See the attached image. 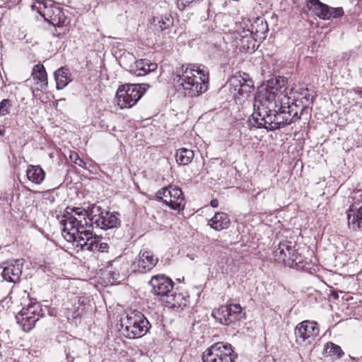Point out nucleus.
Here are the masks:
<instances>
[{"label": "nucleus", "instance_id": "f257e3e1", "mask_svg": "<svg viewBox=\"0 0 362 362\" xmlns=\"http://www.w3.org/2000/svg\"><path fill=\"white\" fill-rule=\"evenodd\" d=\"M60 224L64 239L76 247L83 251L105 252L109 245L103 241L102 237L92 235L93 225L107 230L117 227L120 221L115 214L94 206L90 212L79 207L66 208Z\"/></svg>", "mask_w": 362, "mask_h": 362}, {"label": "nucleus", "instance_id": "f03ea898", "mask_svg": "<svg viewBox=\"0 0 362 362\" xmlns=\"http://www.w3.org/2000/svg\"><path fill=\"white\" fill-rule=\"evenodd\" d=\"M286 84L284 77L272 78L267 81L262 100L255 98L252 118L257 127L274 131L300 119L307 105L298 115L297 105L291 104V99L286 93Z\"/></svg>", "mask_w": 362, "mask_h": 362}, {"label": "nucleus", "instance_id": "7ed1b4c3", "mask_svg": "<svg viewBox=\"0 0 362 362\" xmlns=\"http://www.w3.org/2000/svg\"><path fill=\"white\" fill-rule=\"evenodd\" d=\"M174 80L177 90H182L183 94L189 97L197 96L208 89V73L195 65L187 66Z\"/></svg>", "mask_w": 362, "mask_h": 362}, {"label": "nucleus", "instance_id": "20e7f679", "mask_svg": "<svg viewBox=\"0 0 362 362\" xmlns=\"http://www.w3.org/2000/svg\"><path fill=\"white\" fill-rule=\"evenodd\" d=\"M120 331L123 336L129 339H136L144 336L151 325L143 313L133 310L121 319Z\"/></svg>", "mask_w": 362, "mask_h": 362}, {"label": "nucleus", "instance_id": "39448f33", "mask_svg": "<svg viewBox=\"0 0 362 362\" xmlns=\"http://www.w3.org/2000/svg\"><path fill=\"white\" fill-rule=\"evenodd\" d=\"M150 86L147 83L120 86L116 93L117 105L120 108H129L134 105Z\"/></svg>", "mask_w": 362, "mask_h": 362}, {"label": "nucleus", "instance_id": "423d86ee", "mask_svg": "<svg viewBox=\"0 0 362 362\" xmlns=\"http://www.w3.org/2000/svg\"><path fill=\"white\" fill-rule=\"evenodd\" d=\"M236 358L232 345L223 341L212 344L202 355L204 362H234Z\"/></svg>", "mask_w": 362, "mask_h": 362}, {"label": "nucleus", "instance_id": "0eeeda50", "mask_svg": "<svg viewBox=\"0 0 362 362\" xmlns=\"http://www.w3.org/2000/svg\"><path fill=\"white\" fill-rule=\"evenodd\" d=\"M42 316V309L40 305L33 303H30L27 307H23L16 315V320L18 323L21 325L23 331L29 332Z\"/></svg>", "mask_w": 362, "mask_h": 362}, {"label": "nucleus", "instance_id": "6e6552de", "mask_svg": "<svg viewBox=\"0 0 362 362\" xmlns=\"http://www.w3.org/2000/svg\"><path fill=\"white\" fill-rule=\"evenodd\" d=\"M157 197L174 210H182L185 207L183 193L179 187H163L156 193Z\"/></svg>", "mask_w": 362, "mask_h": 362}, {"label": "nucleus", "instance_id": "1a4fd4ad", "mask_svg": "<svg viewBox=\"0 0 362 362\" xmlns=\"http://www.w3.org/2000/svg\"><path fill=\"white\" fill-rule=\"evenodd\" d=\"M148 284L151 287V292L158 296L161 303L173 291L174 286L171 279L164 274L152 276Z\"/></svg>", "mask_w": 362, "mask_h": 362}, {"label": "nucleus", "instance_id": "9d476101", "mask_svg": "<svg viewBox=\"0 0 362 362\" xmlns=\"http://www.w3.org/2000/svg\"><path fill=\"white\" fill-rule=\"evenodd\" d=\"M307 6L315 15L323 20L337 18L344 15L341 7L332 8L319 0H308Z\"/></svg>", "mask_w": 362, "mask_h": 362}, {"label": "nucleus", "instance_id": "9b49d317", "mask_svg": "<svg viewBox=\"0 0 362 362\" xmlns=\"http://www.w3.org/2000/svg\"><path fill=\"white\" fill-rule=\"evenodd\" d=\"M23 259H14L0 264L1 275L4 280L16 284L20 281L22 274Z\"/></svg>", "mask_w": 362, "mask_h": 362}, {"label": "nucleus", "instance_id": "f8f14e48", "mask_svg": "<svg viewBox=\"0 0 362 362\" xmlns=\"http://www.w3.org/2000/svg\"><path fill=\"white\" fill-rule=\"evenodd\" d=\"M319 334V327L315 322L308 320L299 323L295 329L296 341L302 344L305 341L311 342L310 339H314Z\"/></svg>", "mask_w": 362, "mask_h": 362}, {"label": "nucleus", "instance_id": "ddd939ff", "mask_svg": "<svg viewBox=\"0 0 362 362\" xmlns=\"http://www.w3.org/2000/svg\"><path fill=\"white\" fill-rule=\"evenodd\" d=\"M229 83L234 91L240 95H247L254 90V83L246 73L233 76Z\"/></svg>", "mask_w": 362, "mask_h": 362}, {"label": "nucleus", "instance_id": "4468645a", "mask_svg": "<svg viewBox=\"0 0 362 362\" xmlns=\"http://www.w3.org/2000/svg\"><path fill=\"white\" fill-rule=\"evenodd\" d=\"M158 263V258L153 252L149 250L140 251L138 258L134 262V270L138 269L140 272H146L151 270Z\"/></svg>", "mask_w": 362, "mask_h": 362}, {"label": "nucleus", "instance_id": "2eb2a0df", "mask_svg": "<svg viewBox=\"0 0 362 362\" xmlns=\"http://www.w3.org/2000/svg\"><path fill=\"white\" fill-rule=\"evenodd\" d=\"M189 296L172 291L162 303L165 306L176 310H182L189 303Z\"/></svg>", "mask_w": 362, "mask_h": 362}, {"label": "nucleus", "instance_id": "dca6fc26", "mask_svg": "<svg viewBox=\"0 0 362 362\" xmlns=\"http://www.w3.org/2000/svg\"><path fill=\"white\" fill-rule=\"evenodd\" d=\"M158 65L147 59H141L135 61L134 64L130 66L129 71L137 76H144L157 69Z\"/></svg>", "mask_w": 362, "mask_h": 362}, {"label": "nucleus", "instance_id": "f3484780", "mask_svg": "<svg viewBox=\"0 0 362 362\" xmlns=\"http://www.w3.org/2000/svg\"><path fill=\"white\" fill-rule=\"evenodd\" d=\"M295 245L292 242H282L278 245V247L274 251V255L276 261L279 262H284L287 265V261L291 256Z\"/></svg>", "mask_w": 362, "mask_h": 362}, {"label": "nucleus", "instance_id": "a211bd4d", "mask_svg": "<svg viewBox=\"0 0 362 362\" xmlns=\"http://www.w3.org/2000/svg\"><path fill=\"white\" fill-rule=\"evenodd\" d=\"M230 221L227 214L216 212L209 221V225L214 230L220 231L230 226Z\"/></svg>", "mask_w": 362, "mask_h": 362}, {"label": "nucleus", "instance_id": "6ab92c4d", "mask_svg": "<svg viewBox=\"0 0 362 362\" xmlns=\"http://www.w3.org/2000/svg\"><path fill=\"white\" fill-rule=\"evenodd\" d=\"M348 225L353 230L362 228V206L357 210L351 208L347 211Z\"/></svg>", "mask_w": 362, "mask_h": 362}, {"label": "nucleus", "instance_id": "aec40b11", "mask_svg": "<svg viewBox=\"0 0 362 362\" xmlns=\"http://www.w3.org/2000/svg\"><path fill=\"white\" fill-rule=\"evenodd\" d=\"M289 259L287 261V265L290 267L296 268L297 269L307 270L309 269L308 267V263L305 257L299 254L296 250L293 249Z\"/></svg>", "mask_w": 362, "mask_h": 362}, {"label": "nucleus", "instance_id": "412c9836", "mask_svg": "<svg viewBox=\"0 0 362 362\" xmlns=\"http://www.w3.org/2000/svg\"><path fill=\"white\" fill-rule=\"evenodd\" d=\"M26 175L30 182L39 185L44 180L45 173L40 166L30 165L28 167Z\"/></svg>", "mask_w": 362, "mask_h": 362}, {"label": "nucleus", "instance_id": "4be33fe9", "mask_svg": "<svg viewBox=\"0 0 362 362\" xmlns=\"http://www.w3.org/2000/svg\"><path fill=\"white\" fill-rule=\"evenodd\" d=\"M268 30L267 21L263 18H257L251 25L250 35L254 34L257 37L264 39Z\"/></svg>", "mask_w": 362, "mask_h": 362}, {"label": "nucleus", "instance_id": "5701e85b", "mask_svg": "<svg viewBox=\"0 0 362 362\" xmlns=\"http://www.w3.org/2000/svg\"><path fill=\"white\" fill-rule=\"evenodd\" d=\"M32 77L35 81H37V83H40L41 89L47 86V72L42 64L34 66L32 71Z\"/></svg>", "mask_w": 362, "mask_h": 362}, {"label": "nucleus", "instance_id": "b1692460", "mask_svg": "<svg viewBox=\"0 0 362 362\" xmlns=\"http://www.w3.org/2000/svg\"><path fill=\"white\" fill-rule=\"evenodd\" d=\"M54 76L57 83V88L59 90L64 88L71 81L69 70L64 67L57 69L54 72Z\"/></svg>", "mask_w": 362, "mask_h": 362}, {"label": "nucleus", "instance_id": "393cba45", "mask_svg": "<svg viewBox=\"0 0 362 362\" xmlns=\"http://www.w3.org/2000/svg\"><path fill=\"white\" fill-rule=\"evenodd\" d=\"M194 158V151L186 148H181L176 151V161L180 165H188Z\"/></svg>", "mask_w": 362, "mask_h": 362}, {"label": "nucleus", "instance_id": "a878e982", "mask_svg": "<svg viewBox=\"0 0 362 362\" xmlns=\"http://www.w3.org/2000/svg\"><path fill=\"white\" fill-rule=\"evenodd\" d=\"M325 356H330L335 358H339L344 355L341 347L332 342H328L325 346Z\"/></svg>", "mask_w": 362, "mask_h": 362}, {"label": "nucleus", "instance_id": "bb28decb", "mask_svg": "<svg viewBox=\"0 0 362 362\" xmlns=\"http://www.w3.org/2000/svg\"><path fill=\"white\" fill-rule=\"evenodd\" d=\"M214 317L216 318L221 324L230 325L231 320L230 319L228 308L226 305L221 306L217 312L213 314Z\"/></svg>", "mask_w": 362, "mask_h": 362}, {"label": "nucleus", "instance_id": "cd10ccee", "mask_svg": "<svg viewBox=\"0 0 362 362\" xmlns=\"http://www.w3.org/2000/svg\"><path fill=\"white\" fill-rule=\"evenodd\" d=\"M240 42H237V45L240 47L243 51L255 50V42L251 35H245L240 39Z\"/></svg>", "mask_w": 362, "mask_h": 362}, {"label": "nucleus", "instance_id": "c85d7f7f", "mask_svg": "<svg viewBox=\"0 0 362 362\" xmlns=\"http://www.w3.org/2000/svg\"><path fill=\"white\" fill-rule=\"evenodd\" d=\"M228 308V313L231 323L238 320L241 315L242 308L239 304H230L226 305Z\"/></svg>", "mask_w": 362, "mask_h": 362}, {"label": "nucleus", "instance_id": "c756f323", "mask_svg": "<svg viewBox=\"0 0 362 362\" xmlns=\"http://www.w3.org/2000/svg\"><path fill=\"white\" fill-rule=\"evenodd\" d=\"M11 101L8 99H4L0 103V116H6L10 113Z\"/></svg>", "mask_w": 362, "mask_h": 362}, {"label": "nucleus", "instance_id": "7c9ffc66", "mask_svg": "<svg viewBox=\"0 0 362 362\" xmlns=\"http://www.w3.org/2000/svg\"><path fill=\"white\" fill-rule=\"evenodd\" d=\"M159 27L161 30H164L173 25V18L170 16L162 17L158 21Z\"/></svg>", "mask_w": 362, "mask_h": 362}, {"label": "nucleus", "instance_id": "2f4dec72", "mask_svg": "<svg viewBox=\"0 0 362 362\" xmlns=\"http://www.w3.org/2000/svg\"><path fill=\"white\" fill-rule=\"evenodd\" d=\"M69 158L72 162H74L75 164L78 165L80 167L83 168L84 169H86V163L81 159L77 153L72 151L69 154Z\"/></svg>", "mask_w": 362, "mask_h": 362}, {"label": "nucleus", "instance_id": "473e14b6", "mask_svg": "<svg viewBox=\"0 0 362 362\" xmlns=\"http://www.w3.org/2000/svg\"><path fill=\"white\" fill-rule=\"evenodd\" d=\"M310 99H311V101H310V103L313 104V99H314V97L313 96H310V94H306L303 98L302 100H305L306 102L309 103L310 101Z\"/></svg>", "mask_w": 362, "mask_h": 362}, {"label": "nucleus", "instance_id": "72a5a7b5", "mask_svg": "<svg viewBox=\"0 0 362 362\" xmlns=\"http://www.w3.org/2000/svg\"><path fill=\"white\" fill-rule=\"evenodd\" d=\"M210 204L212 207L216 208L218 206V201L216 199H214L211 201Z\"/></svg>", "mask_w": 362, "mask_h": 362}, {"label": "nucleus", "instance_id": "f704fd0d", "mask_svg": "<svg viewBox=\"0 0 362 362\" xmlns=\"http://www.w3.org/2000/svg\"><path fill=\"white\" fill-rule=\"evenodd\" d=\"M332 296L334 298H336V299H337V298H338V297H339V296H338V294H337V292H332Z\"/></svg>", "mask_w": 362, "mask_h": 362}, {"label": "nucleus", "instance_id": "c9c22d12", "mask_svg": "<svg viewBox=\"0 0 362 362\" xmlns=\"http://www.w3.org/2000/svg\"><path fill=\"white\" fill-rule=\"evenodd\" d=\"M4 134H5V130L1 129L0 130V136H3V135H4Z\"/></svg>", "mask_w": 362, "mask_h": 362}, {"label": "nucleus", "instance_id": "e433bc0d", "mask_svg": "<svg viewBox=\"0 0 362 362\" xmlns=\"http://www.w3.org/2000/svg\"><path fill=\"white\" fill-rule=\"evenodd\" d=\"M359 73H360V74H361V75H362V69H360V70H359Z\"/></svg>", "mask_w": 362, "mask_h": 362}]
</instances>
